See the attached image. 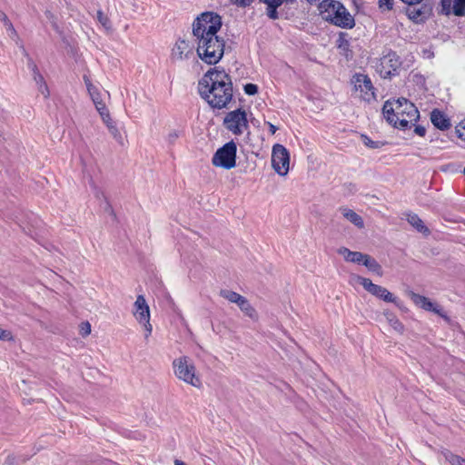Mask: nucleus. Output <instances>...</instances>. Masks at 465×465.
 I'll list each match as a JSON object with an SVG mask.
<instances>
[{
  "mask_svg": "<svg viewBox=\"0 0 465 465\" xmlns=\"http://www.w3.org/2000/svg\"><path fill=\"white\" fill-rule=\"evenodd\" d=\"M386 319L391 326L398 332L401 333L404 331L403 324L391 312H385Z\"/></svg>",
  "mask_w": 465,
  "mask_h": 465,
  "instance_id": "obj_25",
  "label": "nucleus"
},
{
  "mask_svg": "<svg viewBox=\"0 0 465 465\" xmlns=\"http://www.w3.org/2000/svg\"><path fill=\"white\" fill-rule=\"evenodd\" d=\"M80 332L83 336H87L90 334L91 332V325L89 322H83L81 324V330H80Z\"/></svg>",
  "mask_w": 465,
  "mask_h": 465,
  "instance_id": "obj_40",
  "label": "nucleus"
},
{
  "mask_svg": "<svg viewBox=\"0 0 465 465\" xmlns=\"http://www.w3.org/2000/svg\"><path fill=\"white\" fill-rule=\"evenodd\" d=\"M464 174H465V167H464V171H463Z\"/></svg>",
  "mask_w": 465,
  "mask_h": 465,
  "instance_id": "obj_50",
  "label": "nucleus"
},
{
  "mask_svg": "<svg viewBox=\"0 0 465 465\" xmlns=\"http://www.w3.org/2000/svg\"><path fill=\"white\" fill-rule=\"evenodd\" d=\"M416 5H409V7L407 8V11H406L407 15L410 17V19H411L413 21H416V22L422 21L428 15L429 10L423 6L417 7Z\"/></svg>",
  "mask_w": 465,
  "mask_h": 465,
  "instance_id": "obj_19",
  "label": "nucleus"
},
{
  "mask_svg": "<svg viewBox=\"0 0 465 465\" xmlns=\"http://www.w3.org/2000/svg\"><path fill=\"white\" fill-rule=\"evenodd\" d=\"M96 17H97L98 22L102 25V26L106 31L112 30L111 21H110L109 17L102 10L97 11Z\"/></svg>",
  "mask_w": 465,
  "mask_h": 465,
  "instance_id": "obj_27",
  "label": "nucleus"
},
{
  "mask_svg": "<svg viewBox=\"0 0 465 465\" xmlns=\"http://www.w3.org/2000/svg\"><path fill=\"white\" fill-rule=\"evenodd\" d=\"M352 84L354 85V92L359 98L367 102L375 98L371 81L367 75L356 74L352 77Z\"/></svg>",
  "mask_w": 465,
  "mask_h": 465,
  "instance_id": "obj_10",
  "label": "nucleus"
},
{
  "mask_svg": "<svg viewBox=\"0 0 465 465\" xmlns=\"http://www.w3.org/2000/svg\"><path fill=\"white\" fill-rule=\"evenodd\" d=\"M91 99L94 102L95 108L100 114L104 123L108 124V121H111V116L109 111L102 100L101 94L93 95Z\"/></svg>",
  "mask_w": 465,
  "mask_h": 465,
  "instance_id": "obj_18",
  "label": "nucleus"
},
{
  "mask_svg": "<svg viewBox=\"0 0 465 465\" xmlns=\"http://www.w3.org/2000/svg\"><path fill=\"white\" fill-rule=\"evenodd\" d=\"M246 298L242 296L241 294L239 295V297L234 301L233 303H236L238 305V307L241 306V304L245 302Z\"/></svg>",
  "mask_w": 465,
  "mask_h": 465,
  "instance_id": "obj_45",
  "label": "nucleus"
},
{
  "mask_svg": "<svg viewBox=\"0 0 465 465\" xmlns=\"http://www.w3.org/2000/svg\"><path fill=\"white\" fill-rule=\"evenodd\" d=\"M414 132L416 134L420 135V136H424L425 135V133H426V130L423 126H420V125H417L414 129Z\"/></svg>",
  "mask_w": 465,
  "mask_h": 465,
  "instance_id": "obj_43",
  "label": "nucleus"
},
{
  "mask_svg": "<svg viewBox=\"0 0 465 465\" xmlns=\"http://www.w3.org/2000/svg\"><path fill=\"white\" fill-rule=\"evenodd\" d=\"M244 92L249 95H254L258 92V87L254 84H247L244 85Z\"/></svg>",
  "mask_w": 465,
  "mask_h": 465,
  "instance_id": "obj_37",
  "label": "nucleus"
},
{
  "mask_svg": "<svg viewBox=\"0 0 465 465\" xmlns=\"http://www.w3.org/2000/svg\"><path fill=\"white\" fill-rule=\"evenodd\" d=\"M221 27L222 18L213 12L203 13L193 24L198 56L206 64H216L223 56L225 42L217 35Z\"/></svg>",
  "mask_w": 465,
  "mask_h": 465,
  "instance_id": "obj_1",
  "label": "nucleus"
},
{
  "mask_svg": "<svg viewBox=\"0 0 465 465\" xmlns=\"http://www.w3.org/2000/svg\"><path fill=\"white\" fill-rule=\"evenodd\" d=\"M34 78L35 80V82L37 84H39L40 85L45 83L44 81V77L42 76V74L39 73V71H36L34 73Z\"/></svg>",
  "mask_w": 465,
  "mask_h": 465,
  "instance_id": "obj_41",
  "label": "nucleus"
},
{
  "mask_svg": "<svg viewBox=\"0 0 465 465\" xmlns=\"http://www.w3.org/2000/svg\"><path fill=\"white\" fill-rule=\"evenodd\" d=\"M381 65L384 70V77L391 74L395 72L399 66L398 58L395 54H388L381 59Z\"/></svg>",
  "mask_w": 465,
  "mask_h": 465,
  "instance_id": "obj_14",
  "label": "nucleus"
},
{
  "mask_svg": "<svg viewBox=\"0 0 465 465\" xmlns=\"http://www.w3.org/2000/svg\"><path fill=\"white\" fill-rule=\"evenodd\" d=\"M444 457L450 465H465V459L450 451L445 452Z\"/></svg>",
  "mask_w": 465,
  "mask_h": 465,
  "instance_id": "obj_26",
  "label": "nucleus"
},
{
  "mask_svg": "<svg viewBox=\"0 0 465 465\" xmlns=\"http://www.w3.org/2000/svg\"><path fill=\"white\" fill-rule=\"evenodd\" d=\"M361 264L368 268L369 271L375 272L377 275H382V269L380 263L369 254H365Z\"/></svg>",
  "mask_w": 465,
  "mask_h": 465,
  "instance_id": "obj_22",
  "label": "nucleus"
},
{
  "mask_svg": "<svg viewBox=\"0 0 465 465\" xmlns=\"http://www.w3.org/2000/svg\"><path fill=\"white\" fill-rule=\"evenodd\" d=\"M239 308L249 318L252 320L258 319V313L256 310L251 305L250 302L247 299L241 304Z\"/></svg>",
  "mask_w": 465,
  "mask_h": 465,
  "instance_id": "obj_24",
  "label": "nucleus"
},
{
  "mask_svg": "<svg viewBox=\"0 0 465 465\" xmlns=\"http://www.w3.org/2000/svg\"><path fill=\"white\" fill-rule=\"evenodd\" d=\"M14 339L11 331L4 330L0 327V340L1 341H12Z\"/></svg>",
  "mask_w": 465,
  "mask_h": 465,
  "instance_id": "obj_38",
  "label": "nucleus"
},
{
  "mask_svg": "<svg viewBox=\"0 0 465 465\" xmlns=\"http://www.w3.org/2000/svg\"><path fill=\"white\" fill-rule=\"evenodd\" d=\"M409 296L416 306L428 312H433L441 317H445L444 314L442 313L441 308L437 305H434L427 297L420 295L413 292H410Z\"/></svg>",
  "mask_w": 465,
  "mask_h": 465,
  "instance_id": "obj_13",
  "label": "nucleus"
},
{
  "mask_svg": "<svg viewBox=\"0 0 465 465\" xmlns=\"http://www.w3.org/2000/svg\"><path fill=\"white\" fill-rule=\"evenodd\" d=\"M403 3L409 5H418L420 4L422 0H401Z\"/></svg>",
  "mask_w": 465,
  "mask_h": 465,
  "instance_id": "obj_44",
  "label": "nucleus"
},
{
  "mask_svg": "<svg viewBox=\"0 0 465 465\" xmlns=\"http://www.w3.org/2000/svg\"><path fill=\"white\" fill-rule=\"evenodd\" d=\"M237 147L234 142H229L219 148L213 154L212 163L214 166L230 170L236 165Z\"/></svg>",
  "mask_w": 465,
  "mask_h": 465,
  "instance_id": "obj_6",
  "label": "nucleus"
},
{
  "mask_svg": "<svg viewBox=\"0 0 465 465\" xmlns=\"http://www.w3.org/2000/svg\"><path fill=\"white\" fill-rule=\"evenodd\" d=\"M319 9L324 19L330 20L340 27L351 28L354 25L353 17L338 1L329 0L320 3Z\"/></svg>",
  "mask_w": 465,
  "mask_h": 465,
  "instance_id": "obj_4",
  "label": "nucleus"
},
{
  "mask_svg": "<svg viewBox=\"0 0 465 465\" xmlns=\"http://www.w3.org/2000/svg\"><path fill=\"white\" fill-rule=\"evenodd\" d=\"M393 0H379V7L382 11H389L392 9Z\"/></svg>",
  "mask_w": 465,
  "mask_h": 465,
  "instance_id": "obj_35",
  "label": "nucleus"
},
{
  "mask_svg": "<svg viewBox=\"0 0 465 465\" xmlns=\"http://www.w3.org/2000/svg\"><path fill=\"white\" fill-rule=\"evenodd\" d=\"M84 80L91 98L93 95L100 94L98 89L91 83L87 76H84Z\"/></svg>",
  "mask_w": 465,
  "mask_h": 465,
  "instance_id": "obj_33",
  "label": "nucleus"
},
{
  "mask_svg": "<svg viewBox=\"0 0 465 465\" xmlns=\"http://www.w3.org/2000/svg\"><path fill=\"white\" fill-rule=\"evenodd\" d=\"M173 371L176 379L194 388L202 386V380L196 367L188 356H180L172 362Z\"/></svg>",
  "mask_w": 465,
  "mask_h": 465,
  "instance_id": "obj_5",
  "label": "nucleus"
},
{
  "mask_svg": "<svg viewBox=\"0 0 465 465\" xmlns=\"http://www.w3.org/2000/svg\"><path fill=\"white\" fill-rule=\"evenodd\" d=\"M180 132L178 130H170L169 133L166 135V141L170 144H173L179 138Z\"/></svg>",
  "mask_w": 465,
  "mask_h": 465,
  "instance_id": "obj_34",
  "label": "nucleus"
},
{
  "mask_svg": "<svg viewBox=\"0 0 465 465\" xmlns=\"http://www.w3.org/2000/svg\"><path fill=\"white\" fill-rule=\"evenodd\" d=\"M39 90L40 92L45 95V97H48L49 96V91H48V87L46 85L45 83H43L40 86H39Z\"/></svg>",
  "mask_w": 465,
  "mask_h": 465,
  "instance_id": "obj_42",
  "label": "nucleus"
},
{
  "mask_svg": "<svg viewBox=\"0 0 465 465\" xmlns=\"http://www.w3.org/2000/svg\"><path fill=\"white\" fill-rule=\"evenodd\" d=\"M220 296L224 298L225 300H227L228 302L233 303L234 301L239 297V293L233 292V291H231V290H227V289H223V290H221L220 292H219Z\"/></svg>",
  "mask_w": 465,
  "mask_h": 465,
  "instance_id": "obj_29",
  "label": "nucleus"
},
{
  "mask_svg": "<svg viewBox=\"0 0 465 465\" xmlns=\"http://www.w3.org/2000/svg\"><path fill=\"white\" fill-rule=\"evenodd\" d=\"M230 2L239 7H246L250 5L253 0H230Z\"/></svg>",
  "mask_w": 465,
  "mask_h": 465,
  "instance_id": "obj_39",
  "label": "nucleus"
},
{
  "mask_svg": "<svg viewBox=\"0 0 465 465\" xmlns=\"http://www.w3.org/2000/svg\"><path fill=\"white\" fill-rule=\"evenodd\" d=\"M0 20L3 22L4 25L5 26L7 32L9 34V36L14 41H15V43L18 45L19 42H20V37H19L16 30L15 29L13 24L11 23V21L9 20V18L5 15V13H4L1 10H0Z\"/></svg>",
  "mask_w": 465,
  "mask_h": 465,
  "instance_id": "obj_21",
  "label": "nucleus"
},
{
  "mask_svg": "<svg viewBox=\"0 0 465 465\" xmlns=\"http://www.w3.org/2000/svg\"><path fill=\"white\" fill-rule=\"evenodd\" d=\"M133 315L144 329V339L148 340L153 331L150 322V308L143 295H138L134 303Z\"/></svg>",
  "mask_w": 465,
  "mask_h": 465,
  "instance_id": "obj_7",
  "label": "nucleus"
},
{
  "mask_svg": "<svg viewBox=\"0 0 465 465\" xmlns=\"http://www.w3.org/2000/svg\"><path fill=\"white\" fill-rule=\"evenodd\" d=\"M430 121L435 127L447 130L450 126V120L439 110H433L430 114Z\"/></svg>",
  "mask_w": 465,
  "mask_h": 465,
  "instance_id": "obj_15",
  "label": "nucleus"
},
{
  "mask_svg": "<svg viewBox=\"0 0 465 465\" xmlns=\"http://www.w3.org/2000/svg\"><path fill=\"white\" fill-rule=\"evenodd\" d=\"M225 127L234 134H242L248 127L245 111L241 109L230 112L224 118Z\"/></svg>",
  "mask_w": 465,
  "mask_h": 465,
  "instance_id": "obj_9",
  "label": "nucleus"
},
{
  "mask_svg": "<svg viewBox=\"0 0 465 465\" xmlns=\"http://www.w3.org/2000/svg\"><path fill=\"white\" fill-rule=\"evenodd\" d=\"M361 141L364 143V145L372 149L380 148L383 145V143L372 141L366 135H361Z\"/></svg>",
  "mask_w": 465,
  "mask_h": 465,
  "instance_id": "obj_32",
  "label": "nucleus"
},
{
  "mask_svg": "<svg viewBox=\"0 0 465 465\" xmlns=\"http://www.w3.org/2000/svg\"><path fill=\"white\" fill-rule=\"evenodd\" d=\"M452 14L457 16L465 15V0H454Z\"/></svg>",
  "mask_w": 465,
  "mask_h": 465,
  "instance_id": "obj_28",
  "label": "nucleus"
},
{
  "mask_svg": "<svg viewBox=\"0 0 465 465\" xmlns=\"http://www.w3.org/2000/svg\"><path fill=\"white\" fill-rule=\"evenodd\" d=\"M340 212L346 220L351 222L352 224H354L359 229H361L364 227V223H363L362 218L357 213H355L353 210L346 208V207H341V208H340Z\"/></svg>",
  "mask_w": 465,
  "mask_h": 465,
  "instance_id": "obj_17",
  "label": "nucleus"
},
{
  "mask_svg": "<svg viewBox=\"0 0 465 465\" xmlns=\"http://www.w3.org/2000/svg\"><path fill=\"white\" fill-rule=\"evenodd\" d=\"M357 282L362 285V287L373 296L387 302H396V298L391 292L386 288L373 283L370 279L358 276Z\"/></svg>",
  "mask_w": 465,
  "mask_h": 465,
  "instance_id": "obj_11",
  "label": "nucleus"
},
{
  "mask_svg": "<svg viewBox=\"0 0 465 465\" xmlns=\"http://www.w3.org/2000/svg\"><path fill=\"white\" fill-rule=\"evenodd\" d=\"M173 464H174V465H186V463H185V462H183V460H174Z\"/></svg>",
  "mask_w": 465,
  "mask_h": 465,
  "instance_id": "obj_47",
  "label": "nucleus"
},
{
  "mask_svg": "<svg viewBox=\"0 0 465 465\" xmlns=\"http://www.w3.org/2000/svg\"><path fill=\"white\" fill-rule=\"evenodd\" d=\"M462 129H463V131H461L460 129H458V132H459L460 137L465 136V126H463Z\"/></svg>",
  "mask_w": 465,
  "mask_h": 465,
  "instance_id": "obj_48",
  "label": "nucleus"
},
{
  "mask_svg": "<svg viewBox=\"0 0 465 465\" xmlns=\"http://www.w3.org/2000/svg\"><path fill=\"white\" fill-rule=\"evenodd\" d=\"M267 5V15L271 19L278 18L277 8L281 6L284 2H292L293 0H260Z\"/></svg>",
  "mask_w": 465,
  "mask_h": 465,
  "instance_id": "obj_20",
  "label": "nucleus"
},
{
  "mask_svg": "<svg viewBox=\"0 0 465 465\" xmlns=\"http://www.w3.org/2000/svg\"><path fill=\"white\" fill-rule=\"evenodd\" d=\"M46 16H47V18H49V19H50V18L52 17L51 13H50V12H46Z\"/></svg>",
  "mask_w": 465,
  "mask_h": 465,
  "instance_id": "obj_49",
  "label": "nucleus"
},
{
  "mask_svg": "<svg viewBox=\"0 0 465 465\" xmlns=\"http://www.w3.org/2000/svg\"><path fill=\"white\" fill-rule=\"evenodd\" d=\"M105 124L113 137L122 143L123 138L117 127L111 121H108V124Z\"/></svg>",
  "mask_w": 465,
  "mask_h": 465,
  "instance_id": "obj_31",
  "label": "nucleus"
},
{
  "mask_svg": "<svg viewBox=\"0 0 465 465\" xmlns=\"http://www.w3.org/2000/svg\"><path fill=\"white\" fill-rule=\"evenodd\" d=\"M198 91L212 107L224 108L232 98V79L225 71L212 68L199 81Z\"/></svg>",
  "mask_w": 465,
  "mask_h": 465,
  "instance_id": "obj_2",
  "label": "nucleus"
},
{
  "mask_svg": "<svg viewBox=\"0 0 465 465\" xmlns=\"http://www.w3.org/2000/svg\"><path fill=\"white\" fill-rule=\"evenodd\" d=\"M269 124V128H270V132L274 134L277 131V127L275 125H273L271 123H268Z\"/></svg>",
  "mask_w": 465,
  "mask_h": 465,
  "instance_id": "obj_46",
  "label": "nucleus"
},
{
  "mask_svg": "<svg viewBox=\"0 0 465 465\" xmlns=\"http://www.w3.org/2000/svg\"><path fill=\"white\" fill-rule=\"evenodd\" d=\"M453 2L454 0H440L441 13L443 15H449L452 14Z\"/></svg>",
  "mask_w": 465,
  "mask_h": 465,
  "instance_id": "obj_30",
  "label": "nucleus"
},
{
  "mask_svg": "<svg viewBox=\"0 0 465 465\" xmlns=\"http://www.w3.org/2000/svg\"><path fill=\"white\" fill-rule=\"evenodd\" d=\"M194 47L190 41L179 39L175 42L172 53L171 59L173 62H183L194 58Z\"/></svg>",
  "mask_w": 465,
  "mask_h": 465,
  "instance_id": "obj_12",
  "label": "nucleus"
},
{
  "mask_svg": "<svg viewBox=\"0 0 465 465\" xmlns=\"http://www.w3.org/2000/svg\"><path fill=\"white\" fill-rule=\"evenodd\" d=\"M272 166L281 176L288 174L290 169V153L282 144H275L272 151Z\"/></svg>",
  "mask_w": 465,
  "mask_h": 465,
  "instance_id": "obj_8",
  "label": "nucleus"
},
{
  "mask_svg": "<svg viewBox=\"0 0 465 465\" xmlns=\"http://www.w3.org/2000/svg\"><path fill=\"white\" fill-rule=\"evenodd\" d=\"M382 113L391 124L402 129L413 124L420 118L417 107L406 98L386 101Z\"/></svg>",
  "mask_w": 465,
  "mask_h": 465,
  "instance_id": "obj_3",
  "label": "nucleus"
},
{
  "mask_svg": "<svg viewBox=\"0 0 465 465\" xmlns=\"http://www.w3.org/2000/svg\"><path fill=\"white\" fill-rule=\"evenodd\" d=\"M21 49L23 50V54H25V56H26L28 58V61H27V64H28V67L31 68V70L33 71V73L38 71L37 69V66L36 64L34 63V61L32 60L31 57H29V54L28 53L26 52V50L25 49L24 45H20Z\"/></svg>",
  "mask_w": 465,
  "mask_h": 465,
  "instance_id": "obj_36",
  "label": "nucleus"
},
{
  "mask_svg": "<svg viewBox=\"0 0 465 465\" xmlns=\"http://www.w3.org/2000/svg\"><path fill=\"white\" fill-rule=\"evenodd\" d=\"M338 253L342 255L344 260L349 262L361 264L365 256V253L361 252H352L346 247H341L338 250Z\"/></svg>",
  "mask_w": 465,
  "mask_h": 465,
  "instance_id": "obj_16",
  "label": "nucleus"
},
{
  "mask_svg": "<svg viewBox=\"0 0 465 465\" xmlns=\"http://www.w3.org/2000/svg\"><path fill=\"white\" fill-rule=\"evenodd\" d=\"M407 220L410 224H411L417 231L420 232H428V229L423 224L421 219L415 213L409 214Z\"/></svg>",
  "mask_w": 465,
  "mask_h": 465,
  "instance_id": "obj_23",
  "label": "nucleus"
}]
</instances>
